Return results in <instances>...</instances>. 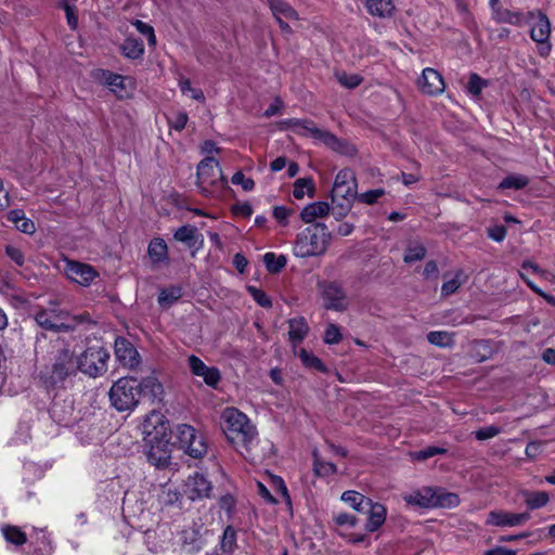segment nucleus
Instances as JSON below:
<instances>
[{
	"label": "nucleus",
	"mask_w": 555,
	"mask_h": 555,
	"mask_svg": "<svg viewBox=\"0 0 555 555\" xmlns=\"http://www.w3.org/2000/svg\"><path fill=\"white\" fill-rule=\"evenodd\" d=\"M366 512L369 513L366 530L374 532L385 522L387 514L386 507L379 503L374 504L370 500V505H367Z\"/></svg>",
	"instance_id": "obj_22"
},
{
	"label": "nucleus",
	"mask_w": 555,
	"mask_h": 555,
	"mask_svg": "<svg viewBox=\"0 0 555 555\" xmlns=\"http://www.w3.org/2000/svg\"><path fill=\"white\" fill-rule=\"evenodd\" d=\"M99 78L116 93L125 89V77L121 75L101 70Z\"/></svg>",
	"instance_id": "obj_34"
},
{
	"label": "nucleus",
	"mask_w": 555,
	"mask_h": 555,
	"mask_svg": "<svg viewBox=\"0 0 555 555\" xmlns=\"http://www.w3.org/2000/svg\"><path fill=\"white\" fill-rule=\"evenodd\" d=\"M403 501L409 505L429 508L438 506L439 495L437 490L431 487H423L410 493L403 494Z\"/></svg>",
	"instance_id": "obj_11"
},
{
	"label": "nucleus",
	"mask_w": 555,
	"mask_h": 555,
	"mask_svg": "<svg viewBox=\"0 0 555 555\" xmlns=\"http://www.w3.org/2000/svg\"><path fill=\"white\" fill-rule=\"evenodd\" d=\"M222 420V429L227 439L246 460L255 462L258 457L254 452V448L258 442L255 426L244 413L234 408L225 409Z\"/></svg>",
	"instance_id": "obj_1"
},
{
	"label": "nucleus",
	"mask_w": 555,
	"mask_h": 555,
	"mask_svg": "<svg viewBox=\"0 0 555 555\" xmlns=\"http://www.w3.org/2000/svg\"><path fill=\"white\" fill-rule=\"evenodd\" d=\"M247 289L250 293V295L253 296L254 300L261 307L269 308L272 306L271 299L268 297V295L263 291H261L255 286H248Z\"/></svg>",
	"instance_id": "obj_56"
},
{
	"label": "nucleus",
	"mask_w": 555,
	"mask_h": 555,
	"mask_svg": "<svg viewBox=\"0 0 555 555\" xmlns=\"http://www.w3.org/2000/svg\"><path fill=\"white\" fill-rule=\"evenodd\" d=\"M331 240L332 233L324 223H312L296 235L293 253L299 258L321 256L327 250Z\"/></svg>",
	"instance_id": "obj_2"
},
{
	"label": "nucleus",
	"mask_w": 555,
	"mask_h": 555,
	"mask_svg": "<svg viewBox=\"0 0 555 555\" xmlns=\"http://www.w3.org/2000/svg\"><path fill=\"white\" fill-rule=\"evenodd\" d=\"M530 518L528 513H507L492 511L488 515L487 524L498 527H516L525 524Z\"/></svg>",
	"instance_id": "obj_17"
},
{
	"label": "nucleus",
	"mask_w": 555,
	"mask_h": 555,
	"mask_svg": "<svg viewBox=\"0 0 555 555\" xmlns=\"http://www.w3.org/2000/svg\"><path fill=\"white\" fill-rule=\"evenodd\" d=\"M140 396L147 397L152 402L162 401L163 385L154 376H147L139 383Z\"/></svg>",
	"instance_id": "obj_20"
},
{
	"label": "nucleus",
	"mask_w": 555,
	"mask_h": 555,
	"mask_svg": "<svg viewBox=\"0 0 555 555\" xmlns=\"http://www.w3.org/2000/svg\"><path fill=\"white\" fill-rule=\"evenodd\" d=\"M385 194L383 189H375L364 192L358 196L359 201L369 205L374 204L380 196Z\"/></svg>",
	"instance_id": "obj_63"
},
{
	"label": "nucleus",
	"mask_w": 555,
	"mask_h": 555,
	"mask_svg": "<svg viewBox=\"0 0 555 555\" xmlns=\"http://www.w3.org/2000/svg\"><path fill=\"white\" fill-rule=\"evenodd\" d=\"M210 535V530L198 519L181 531L182 546L188 553L196 554L204 548Z\"/></svg>",
	"instance_id": "obj_7"
},
{
	"label": "nucleus",
	"mask_w": 555,
	"mask_h": 555,
	"mask_svg": "<svg viewBox=\"0 0 555 555\" xmlns=\"http://www.w3.org/2000/svg\"><path fill=\"white\" fill-rule=\"evenodd\" d=\"M488 86V81L482 79L479 75L473 73L469 76V81L467 85V91L473 96H479L482 89Z\"/></svg>",
	"instance_id": "obj_49"
},
{
	"label": "nucleus",
	"mask_w": 555,
	"mask_h": 555,
	"mask_svg": "<svg viewBox=\"0 0 555 555\" xmlns=\"http://www.w3.org/2000/svg\"><path fill=\"white\" fill-rule=\"evenodd\" d=\"M426 253V247L423 244L418 242L410 243L405 249L403 261L405 263H413L415 261H420L425 258Z\"/></svg>",
	"instance_id": "obj_36"
},
{
	"label": "nucleus",
	"mask_w": 555,
	"mask_h": 555,
	"mask_svg": "<svg viewBox=\"0 0 555 555\" xmlns=\"http://www.w3.org/2000/svg\"><path fill=\"white\" fill-rule=\"evenodd\" d=\"M336 76H337V79L340 82V85H343L344 87H346L348 89H353V88L358 87L362 81V78L356 74H347V73L343 72V73H338Z\"/></svg>",
	"instance_id": "obj_54"
},
{
	"label": "nucleus",
	"mask_w": 555,
	"mask_h": 555,
	"mask_svg": "<svg viewBox=\"0 0 555 555\" xmlns=\"http://www.w3.org/2000/svg\"><path fill=\"white\" fill-rule=\"evenodd\" d=\"M313 193V181L312 179H298L294 183L293 196L297 199H301L305 194L312 195Z\"/></svg>",
	"instance_id": "obj_47"
},
{
	"label": "nucleus",
	"mask_w": 555,
	"mask_h": 555,
	"mask_svg": "<svg viewBox=\"0 0 555 555\" xmlns=\"http://www.w3.org/2000/svg\"><path fill=\"white\" fill-rule=\"evenodd\" d=\"M357 197V180L351 169L340 170L335 178L331 192L332 211L340 220L350 211L352 202Z\"/></svg>",
	"instance_id": "obj_3"
},
{
	"label": "nucleus",
	"mask_w": 555,
	"mask_h": 555,
	"mask_svg": "<svg viewBox=\"0 0 555 555\" xmlns=\"http://www.w3.org/2000/svg\"><path fill=\"white\" fill-rule=\"evenodd\" d=\"M331 211V207L326 202H314L302 208L300 211V219L305 223H315L317 219L327 216Z\"/></svg>",
	"instance_id": "obj_19"
},
{
	"label": "nucleus",
	"mask_w": 555,
	"mask_h": 555,
	"mask_svg": "<svg viewBox=\"0 0 555 555\" xmlns=\"http://www.w3.org/2000/svg\"><path fill=\"white\" fill-rule=\"evenodd\" d=\"M179 87L183 94L190 95L193 100L204 101L205 96L201 89L192 88L191 81L186 78H181L179 80Z\"/></svg>",
	"instance_id": "obj_52"
},
{
	"label": "nucleus",
	"mask_w": 555,
	"mask_h": 555,
	"mask_svg": "<svg viewBox=\"0 0 555 555\" xmlns=\"http://www.w3.org/2000/svg\"><path fill=\"white\" fill-rule=\"evenodd\" d=\"M65 315L63 312L42 310L35 315V320L43 330L60 333L69 330V326L64 323Z\"/></svg>",
	"instance_id": "obj_14"
},
{
	"label": "nucleus",
	"mask_w": 555,
	"mask_h": 555,
	"mask_svg": "<svg viewBox=\"0 0 555 555\" xmlns=\"http://www.w3.org/2000/svg\"><path fill=\"white\" fill-rule=\"evenodd\" d=\"M462 271H459L455 276L449 281H446L441 286V294L443 296H449L454 294L461 286L462 282L460 281V275Z\"/></svg>",
	"instance_id": "obj_57"
},
{
	"label": "nucleus",
	"mask_w": 555,
	"mask_h": 555,
	"mask_svg": "<svg viewBox=\"0 0 555 555\" xmlns=\"http://www.w3.org/2000/svg\"><path fill=\"white\" fill-rule=\"evenodd\" d=\"M492 17L498 23H506L519 26L524 22V15L520 12L509 11L499 5V3L490 4Z\"/></svg>",
	"instance_id": "obj_23"
},
{
	"label": "nucleus",
	"mask_w": 555,
	"mask_h": 555,
	"mask_svg": "<svg viewBox=\"0 0 555 555\" xmlns=\"http://www.w3.org/2000/svg\"><path fill=\"white\" fill-rule=\"evenodd\" d=\"M236 546V531L232 526H227L220 540V550L223 553L231 554Z\"/></svg>",
	"instance_id": "obj_38"
},
{
	"label": "nucleus",
	"mask_w": 555,
	"mask_h": 555,
	"mask_svg": "<svg viewBox=\"0 0 555 555\" xmlns=\"http://www.w3.org/2000/svg\"><path fill=\"white\" fill-rule=\"evenodd\" d=\"M500 433L501 429L498 426L491 425L479 428L478 430L474 431V435L477 440L483 441L498 436Z\"/></svg>",
	"instance_id": "obj_59"
},
{
	"label": "nucleus",
	"mask_w": 555,
	"mask_h": 555,
	"mask_svg": "<svg viewBox=\"0 0 555 555\" xmlns=\"http://www.w3.org/2000/svg\"><path fill=\"white\" fill-rule=\"evenodd\" d=\"M284 128L292 129L295 133L305 137H314V130H318V127L314 125L312 120L309 119H297L291 118L281 122Z\"/></svg>",
	"instance_id": "obj_25"
},
{
	"label": "nucleus",
	"mask_w": 555,
	"mask_h": 555,
	"mask_svg": "<svg viewBox=\"0 0 555 555\" xmlns=\"http://www.w3.org/2000/svg\"><path fill=\"white\" fill-rule=\"evenodd\" d=\"M263 261L270 273H278L286 266L287 259L284 255L275 256L273 253H267Z\"/></svg>",
	"instance_id": "obj_41"
},
{
	"label": "nucleus",
	"mask_w": 555,
	"mask_h": 555,
	"mask_svg": "<svg viewBox=\"0 0 555 555\" xmlns=\"http://www.w3.org/2000/svg\"><path fill=\"white\" fill-rule=\"evenodd\" d=\"M493 352L490 340L480 339L470 344L469 354L475 362L480 363L492 358Z\"/></svg>",
	"instance_id": "obj_26"
},
{
	"label": "nucleus",
	"mask_w": 555,
	"mask_h": 555,
	"mask_svg": "<svg viewBox=\"0 0 555 555\" xmlns=\"http://www.w3.org/2000/svg\"><path fill=\"white\" fill-rule=\"evenodd\" d=\"M370 14L378 17L390 16L395 10L392 0H365Z\"/></svg>",
	"instance_id": "obj_27"
},
{
	"label": "nucleus",
	"mask_w": 555,
	"mask_h": 555,
	"mask_svg": "<svg viewBox=\"0 0 555 555\" xmlns=\"http://www.w3.org/2000/svg\"><path fill=\"white\" fill-rule=\"evenodd\" d=\"M341 501L350 505L353 509L361 513H366V507L367 505H370L369 498L352 490L345 491L341 494Z\"/></svg>",
	"instance_id": "obj_29"
},
{
	"label": "nucleus",
	"mask_w": 555,
	"mask_h": 555,
	"mask_svg": "<svg viewBox=\"0 0 555 555\" xmlns=\"http://www.w3.org/2000/svg\"><path fill=\"white\" fill-rule=\"evenodd\" d=\"M182 297V288L180 286H170L160 291L158 304L162 307H170Z\"/></svg>",
	"instance_id": "obj_37"
},
{
	"label": "nucleus",
	"mask_w": 555,
	"mask_h": 555,
	"mask_svg": "<svg viewBox=\"0 0 555 555\" xmlns=\"http://www.w3.org/2000/svg\"><path fill=\"white\" fill-rule=\"evenodd\" d=\"M418 87L423 93L428 95H438L444 90V81L439 72L427 67L423 70L418 79Z\"/></svg>",
	"instance_id": "obj_16"
},
{
	"label": "nucleus",
	"mask_w": 555,
	"mask_h": 555,
	"mask_svg": "<svg viewBox=\"0 0 555 555\" xmlns=\"http://www.w3.org/2000/svg\"><path fill=\"white\" fill-rule=\"evenodd\" d=\"M551 24L545 14L539 13L530 30V37L538 43H544L548 40Z\"/></svg>",
	"instance_id": "obj_21"
},
{
	"label": "nucleus",
	"mask_w": 555,
	"mask_h": 555,
	"mask_svg": "<svg viewBox=\"0 0 555 555\" xmlns=\"http://www.w3.org/2000/svg\"><path fill=\"white\" fill-rule=\"evenodd\" d=\"M197 435L198 434H196L195 429L188 424H181L178 426V439L183 450L186 449Z\"/></svg>",
	"instance_id": "obj_46"
},
{
	"label": "nucleus",
	"mask_w": 555,
	"mask_h": 555,
	"mask_svg": "<svg viewBox=\"0 0 555 555\" xmlns=\"http://www.w3.org/2000/svg\"><path fill=\"white\" fill-rule=\"evenodd\" d=\"M313 469L315 475L320 477L331 476L337 472L336 465L332 462L321 460L317 451L313 452Z\"/></svg>",
	"instance_id": "obj_39"
},
{
	"label": "nucleus",
	"mask_w": 555,
	"mask_h": 555,
	"mask_svg": "<svg viewBox=\"0 0 555 555\" xmlns=\"http://www.w3.org/2000/svg\"><path fill=\"white\" fill-rule=\"evenodd\" d=\"M529 183V179L526 176L521 175H509L505 177L499 184V189L506 190V189H514V190H521L526 188Z\"/></svg>",
	"instance_id": "obj_40"
},
{
	"label": "nucleus",
	"mask_w": 555,
	"mask_h": 555,
	"mask_svg": "<svg viewBox=\"0 0 555 555\" xmlns=\"http://www.w3.org/2000/svg\"><path fill=\"white\" fill-rule=\"evenodd\" d=\"M345 297V292L337 283L331 282L324 284L323 298L325 300L326 309L344 311L347 308Z\"/></svg>",
	"instance_id": "obj_18"
},
{
	"label": "nucleus",
	"mask_w": 555,
	"mask_h": 555,
	"mask_svg": "<svg viewBox=\"0 0 555 555\" xmlns=\"http://www.w3.org/2000/svg\"><path fill=\"white\" fill-rule=\"evenodd\" d=\"M288 335L293 343L301 341L308 333V324L305 318H294L288 321Z\"/></svg>",
	"instance_id": "obj_31"
},
{
	"label": "nucleus",
	"mask_w": 555,
	"mask_h": 555,
	"mask_svg": "<svg viewBox=\"0 0 555 555\" xmlns=\"http://www.w3.org/2000/svg\"><path fill=\"white\" fill-rule=\"evenodd\" d=\"M211 482L201 473H194L185 481L184 493L192 501L207 499L211 493Z\"/></svg>",
	"instance_id": "obj_9"
},
{
	"label": "nucleus",
	"mask_w": 555,
	"mask_h": 555,
	"mask_svg": "<svg viewBox=\"0 0 555 555\" xmlns=\"http://www.w3.org/2000/svg\"><path fill=\"white\" fill-rule=\"evenodd\" d=\"M61 5L66 13V20H67L68 26L72 29H76L78 26V17L76 14V7L74 4L68 3L67 1H64Z\"/></svg>",
	"instance_id": "obj_61"
},
{
	"label": "nucleus",
	"mask_w": 555,
	"mask_h": 555,
	"mask_svg": "<svg viewBox=\"0 0 555 555\" xmlns=\"http://www.w3.org/2000/svg\"><path fill=\"white\" fill-rule=\"evenodd\" d=\"M429 344L438 347H450L454 343V334L447 331H433L427 334Z\"/></svg>",
	"instance_id": "obj_33"
},
{
	"label": "nucleus",
	"mask_w": 555,
	"mask_h": 555,
	"mask_svg": "<svg viewBox=\"0 0 555 555\" xmlns=\"http://www.w3.org/2000/svg\"><path fill=\"white\" fill-rule=\"evenodd\" d=\"M446 453H447V449H444V448L429 446L420 451L412 453V457L417 461H425L435 455H441V454H446Z\"/></svg>",
	"instance_id": "obj_51"
},
{
	"label": "nucleus",
	"mask_w": 555,
	"mask_h": 555,
	"mask_svg": "<svg viewBox=\"0 0 555 555\" xmlns=\"http://www.w3.org/2000/svg\"><path fill=\"white\" fill-rule=\"evenodd\" d=\"M3 535L8 542L15 545H22L26 542V534L16 527H7L3 529Z\"/></svg>",
	"instance_id": "obj_50"
},
{
	"label": "nucleus",
	"mask_w": 555,
	"mask_h": 555,
	"mask_svg": "<svg viewBox=\"0 0 555 555\" xmlns=\"http://www.w3.org/2000/svg\"><path fill=\"white\" fill-rule=\"evenodd\" d=\"M150 449L146 452L147 461L157 468H164L170 463V448L169 441L158 439L156 441L150 440Z\"/></svg>",
	"instance_id": "obj_15"
},
{
	"label": "nucleus",
	"mask_w": 555,
	"mask_h": 555,
	"mask_svg": "<svg viewBox=\"0 0 555 555\" xmlns=\"http://www.w3.org/2000/svg\"><path fill=\"white\" fill-rule=\"evenodd\" d=\"M189 117L185 112H178L171 118H168V124L171 129L181 131L186 126Z\"/></svg>",
	"instance_id": "obj_58"
},
{
	"label": "nucleus",
	"mask_w": 555,
	"mask_h": 555,
	"mask_svg": "<svg viewBox=\"0 0 555 555\" xmlns=\"http://www.w3.org/2000/svg\"><path fill=\"white\" fill-rule=\"evenodd\" d=\"M122 54L132 60L142 57L144 54V44L140 39L127 37L120 46Z\"/></svg>",
	"instance_id": "obj_28"
},
{
	"label": "nucleus",
	"mask_w": 555,
	"mask_h": 555,
	"mask_svg": "<svg viewBox=\"0 0 555 555\" xmlns=\"http://www.w3.org/2000/svg\"><path fill=\"white\" fill-rule=\"evenodd\" d=\"M175 238L193 247L197 240V229L193 225H182L175 232Z\"/></svg>",
	"instance_id": "obj_35"
},
{
	"label": "nucleus",
	"mask_w": 555,
	"mask_h": 555,
	"mask_svg": "<svg viewBox=\"0 0 555 555\" xmlns=\"http://www.w3.org/2000/svg\"><path fill=\"white\" fill-rule=\"evenodd\" d=\"M267 1L275 18L283 16L288 20H298L297 12L287 2L283 0Z\"/></svg>",
	"instance_id": "obj_32"
},
{
	"label": "nucleus",
	"mask_w": 555,
	"mask_h": 555,
	"mask_svg": "<svg viewBox=\"0 0 555 555\" xmlns=\"http://www.w3.org/2000/svg\"><path fill=\"white\" fill-rule=\"evenodd\" d=\"M64 271L70 281L85 287L90 286L100 275L92 266L75 260H67Z\"/></svg>",
	"instance_id": "obj_8"
},
{
	"label": "nucleus",
	"mask_w": 555,
	"mask_h": 555,
	"mask_svg": "<svg viewBox=\"0 0 555 555\" xmlns=\"http://www.w3.org/2000/svg\"><path fill=\"white\" fill-rule=\"evenodd\" d=\"M299 358L306 366L317 369L318 371L321 372L325 371V367L321 360L313 356L312 353H309L307 350L301 349L299 351Z\"/></svg>",
	"instance_id": "obj_53"
},
{
	"label": "nucleus",
	"mask_w": 555,
	"mask_h": 555,
	"mask_svg": "<svg viewBox=\"0 0 555 555\" xmlns=\"http://www.w3.org/2000/svg\"><path fill=\"white\" fill-rule=\"evenodd\" d=\"M233 184L241 185L244 191H251L255 182L250 178H246L241 171L235 172L231 179Z\"/></svg>",
	"instance_id": "obj_62"
},
{
	"label": "nucleus",
	"mask_w": 555,
	"mask_h": 555,
	"mask_svg": "<svg viewBox=\"0 0 555 555\" xmlns=\"http://www.w3.org/2000/svg\"><path fill=\"white\" fill-rule=\"evenodd\" d=\"M341 338L339 327L333 323L328 324L324 333V343L328 345L338 344Z\"/></svg>",
	"instance_id": "obj_55"
},
{
	"label": "nucleus",
	"mask_w": 555,
	"mask_h": 555,
	"mask_svg": "<svg viewBox=\"0 0 555 555\" xmlns=\"http://www.w3.org/2000/svg\"><path fill=\"white\" fill-rule=\"evenodd\" d=\"M291 214H292V210L286 208L285 206H275L273 208V217L283 227L287 225L288 217Z\"/></svg>",
	"instance_id": "obj_64"
},
{
	"label": "nucleus",
	"mask_w": 555,
	"mask_h": 555,
	"mask_svg": "<svg viewBox=\"0 0 555 555\" xmlns=\"http://www.w3.org/2000/svg\"><path fill=\"white\" fill-rule=\"evenodd\" d=\"M313 139L318 140L319 142H322L323 144L333 149L334 151H338L341 145L340 141L337 139L336 135L320 128H318V130H314Z\"/></svg>",
	"instance_id": "obj_45"
},
{
	"label": "nucleus",
	"mask_w": 555,
	"mask_h": 555,
	"mask_svg": "<svg viewBox=\"0 0 555 555\" xmlns=\"http://www.w3.org/2000/svg\"><path fill=\"white\" fill-rule=\"evenodd\" d=\"M7 219L12 222L18 231L25 234H33L36 231L34 221L27 218L22 209L10 210L7 214Z\"/></svg>",
	"instance_id": "obj_24"
},
{
	"label": "nucleus",
	"mask_w": 555,
	"mask_h": 555,
	"mask_svg": "<svg viewBox=\"0 0 555 555\" xmlns=\"http://www.w3.org/2000/svg\"><path fill=\"white\" fill-rule=\"evenodd\" d=\"M197 185L205 195L211 194L214 189L223 188L224 178L216 158L206 157L198 164Z\"/></svg>",
	"instance_id": "obj_6"
},
{
	"label": "nucleus",
	"mask_w": 555,
	"mask_h": 555,
	"mask_svg": "<svg viewBox=\"0 0 555 555\" xmlns=\"http://www.w3.org/2000/svg\"><path fill=\"white\" fill-rule=\"evenodd\" d=\"M77 361H74V354L68 349H61L55 358L52 367V378L55 382L64 380L67 376L76 372Z\"/></svg>",
	"instance_id": "obj_12"
},
{
	"label": "nucleus",
	"mask_w": 555,
	"mask_h": 555,
	"mask_svg": "<svg viewBox=\"0 0 555 555\" xmlns=\"http://www.w3.org/2000/svg\"><path fill=\"white\" fill-rule=\"evenodd\" d=\"M147 254L154 263L165 261L168 257L167 244L163 238H154L149 244Z\"/></svg>",
	"instance_id": "obj_30"
},
{
	"label": "nucleus",
	"mask_w": 555,
	"mask_h": 555,
	"mask_svg": "<svg viewBox=\"0 0 555 555\" xmlns=\"http://www.w3.org/2000/svg\"><path fill=\"white\" fill-rule=\"evenodd\" d=\"M135 29L143 36L146 37L147 39V44L150 47H155L156 43H157V40H156V36H155V31H154V28L150 25V24H146L140 20H134L132 23H131Z\"/></svg>",
	"instance_id": "obj_48"
},
{
	"label": "nucleus",
	"mask_w": 555,
	"mask_h": 555,
	"mask_svg": "<svg viewBox=\"0 0 555 555\" xmlns=\"http://www.w3.org/2000/svg\"><path fill=\"white\" fill-rule=\"evenodd\" d=\"M548 494L544 491L527 492L525 494V502L531 508H540L547 504Z\"/></svg>",
	"instance_id": "obj_44"
},
{
	"label": "nucleus",
	"mask_w": 555,
	"mask_h": 555,
	"mask_svg": "<svg viewBox=\"0 0 555 555\" xmlns=\"http://www.w3.org/2000/svg\"><path fill=\"white\" fill-rule=\"evenodd\" d=\"M334 521L337 526H347L350 528L358 524V519L354 515L345 512L335 514Z\"/></svg>",
	"instance_id": "obj_60"
},
{
	"label": "nucleus",
	"mask_w": 555,
	"mask_h": 555,
	"mask_svg": "<svg viewBox=\"0 0 555 555\" xmlns=\"http://www.w3.org/2000/svg\"><path fill=\"white\" fill-rule=\"evenodd\" d=\"M109 400L117 411H127L139 402L140 390L138 380L133 377H122L113 384L109 389Z\"/></svg>",
	"instance_id": "obj_5"
},
{
	"label": "nucleus",
	"mask_w": 555,
	"mask_h": 555,
	"mask_svg": "<svg viewBox=\"0 0 555 555\" xmlns=\"http://www.w3.org/2000/svg\"><path fill=\"white\" fill-rule=\"evenodd\" d=\"M184 451L194 459L203 457L207 453V446L204 437L202 435H197Z\"/></svg>",
	"instance_id": "obj_43"
},
{
	"label": "nucleus",
	"mask_w": 555,
	"mask_h": 555,
	"mask_svg": "<svg viewBox=\"0 0 555 555\" xmlns=\"http://www.w3.org/2000/svg\"><path fill=\"white\" fill-rule=\"evenodd\" d=\"M109 352L99 340L88 343L86 349L77 358V367L90 377H98L107 371Z\"/></svg>",
	"instance_id": "obj_4"
},
{
	"label": "nucleus",
	"mask_w": 555,
	"mask_h": 555,
	"mask_svg": "<svg viewBox=\"0 0 555 555\" xmlns=\"http://www.w3.org/2000/svg\"><path fill=\"white\" fill-rule=\"evenodd\" d=\"M189 367L193 375L202 377L205 384L211 388H217L221 374L215 366H207L198 357L192 354L188 358Z\"/></svg>",
	"instance_id": "obj_10"
},
{
	"label": "nucleus",
	"mask_w": 555,
	"mask_h": 555,
	"mask_svg": "<svg viewBox=\"0 0 555 555\" xmlns=\"http://www.w3.org/2000/svg\"><path fill=\"white\" fill-rule=\"evenodd\" d=\"M180 492L168 486H163L158 494V502L162 506H171L180 501Z\"/></svg>",
	"instance_id": "obj_42"
},
{
	"label": "nucleus",
	"mask_w": 555,
	"mask_h": 555,
	"mask_svg": "<svg viewBox=\"0 0 555 555\" xmlns=\"http://www.w3.org/2000/svg\"><path fill=\"white\" fill-rule=\"evenodd\" d=\"M115 354L121 365L135 369L140 364V354L134 346L124 337L115 339Z\"/></svg>",
	"instance_id": "obj_13"
}]
</instances>
